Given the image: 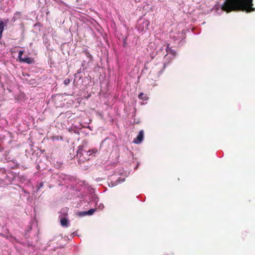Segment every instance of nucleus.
<instances>
[{
  "instance_id": "18",
  "label": "nucleus",
  "mask_w": 255,
  "mask_h": 255,
  "mask_svg": "<svg viewBox=\"0 0 255 255\" xmlns=\"http://www.w3.org/2000/svg\"><path fill=\"white\" fill-rule=\"evenodd\" d=\"M43 183H41L40 184V187H42L43 186Z\"/></svg>"
},
{
  "instance_id": "17",
  "label": "nucleus",
  "mask_w": 255,
  "mask_h": 255,
  "mask_svg": "<svg viewBox=\"0 0 255 255\" xmlns=\"http://www.w3.org/2000/svg\"><path fill=\"white\" fill-rule=\"evenodd\" d=\"M0 236H2V237H5V235L4 234H3L2 233H0Z\"/></svg>"
},
{
  "instance_id": "14",
  "label": "nucleus",
  "mask_w": 255,
  "mask_h": 255,
  "mask_svg": "<svg viewBox=\"0 0 255 255\" xmlns=\"http://www.w3.org/2000/svg\"><path fill=\"white\" fill-rule=\"evenodd\" d=\"M70 82V80L68 78L67 79H66L64 81V84L67 86L68 85Z\"/></svg>"
},
{
  "instance_id": "9",
  "label": "nucleus",
  "mask_w": 255,
  "mask_h": 255,
  "mask_svg": "<svg viewBox=\"0 0 255 255\" xmlns=\"http://www.w3.org/2000/svg\"><path fill=\"white\" fill-rule=\"evenodd\" d=\"M138 97L139 99L142 100H146L147 99L146 95L142 92L139 93V94L138 96Z\"/></svg>"
},
{
  "instance_id": "7",
  "label": "nucleus",
  "mask_w": 255,
  "mask_h": 255,
  "mask_svg": "<svg viewBox=\"0 0 255 255\" xmlns=\"http://www.w3.org/2000/svg\"><path fill=\"white\" fill-rule=\"evenodd\" d=\"M166 51L168 53V54H171L173 57L175 56V51L174 50L172 49L170 47H169V45L167 46Z\"/></svg>"
},
{
  "instance_id": "12",
  "label": "nucleus",
  "mask_w": 255,
  "mask_h": 255,
  "mask_svg": "<svg viewBox=\"0 0 255 255\" xmlns=\"http://www.w3.org/2000/svg\"><path fill=\"white\" fill-rule=\"evenodd\" d=\"M85 54L87 57H88L91 60H92V59L93 58V57H92V55L89 52L85 51Z\"/></svg>"
},
{
  "instance_id": "2",
  "label": "nucleus",
  "mask_w": 255,
  "mask_h": 255,
  "mask_svg": "<svg viewBox=\"0 0 255 255\" xmlns=\"http://www.w3.org/2000/svg\"><path fill=\"white\" fill-rule=\"evenodd\" d=\"M24 53V51H20L18 53V59L20 62L26 63L27 64H31L33 62V60L30 57H26L25 58H22V55Z\"/></svg>"
},
{
  "instance_id": "4",
  "label": "nucleus",
  "mask_w": 255,
  "mask_h": 255,
  "mask_svg": "<svg viewBox=\"0 0 255 255\" xmlns=\"http://www.w3.org/2000/svg\"><path fill=\"white\" fill-rule=\"evenodd\" d=\"M60 224L62 227H67L69 225V220L66 218H62L60 219Z\"/></svg>"
},
{
  "instance_id": "10",
  "label": "nucleus",
  "mask_w": 255,
  "mask_h": 255,
  "mask_svg": "<svg viewBox=\"0 0 255 255\" xmlns=\"http://www.w3.org/2000/svg\"><path fill=\"white\" fill-rule=\"evenodd\" d=\"M87 151V153H88V155L89 156L92 155V154L93 153H95L97 152V149H96V148H93V149H90Z\"/></svg>"
},
{
  "instance_id": "11",
  "label": "nucleus",
  "mask_w": 255,
  "mask_h": 255,
  "mask_svg": "<svg viewBox=\"0 0 255 255\" xmlns=\"http://www.w3.org/2000/svg\"><path fill=\"white\" fill-rule=\"evenodd\" d=\"M96 210V209H91L88 211H86L87 215L90 216L93 215L95 212Z\"/></svg>"
},
{
  "instance_id": "5",
  "label": "nucleus",
  "mask_w": 255,
  "mask_h": 255,
  "mask_svg": "<svg viewBox=\"0 0 255 255\" xmlns=\"http://www.w3.org/2000/svg\"><path fill=\"white\" fill-rule=\"evenodd\" d=\"M88 153H87V151L86 150H84V154L81 155V158H79L83 162H84L85 160H89Z\"/></svg>"
},
{
  "instance_id": "6",
  "label": "nucleus",
  "mask_w": 255,
  "mask_h": 255,
  "mask_svg": "<svg viewBox=\"0 0 255 255\" xmlns=\"http://www.w3.org/2000/svg\"><path fill=\"white\" fill-rule=\"evenodd\" d=\"M84 146L80 145L77 150V156H79V158H81V155L84 154Z\"/></svg>"
},
{
  "instance_id": "1",
  "label": "nucleus",
  "mask_w": 255,
  "mask_h": 255,
  "mask_svg": "<svg viewBox=\"0 0 255 255\" xmlns=\"http://www.w3.org/2000/svg\"><path fill=\"white\" fill-rule=\"evenodd\" d=\"M253 2V0H225L221 9L227 12L233 11L251 12L255 10Z\"/></svg>"
},
{
  "instance_id": "13",
  "label": "nucleus",
  "mask_w": 255,
  "mask_h": 255,
  "mask_svg": "<svg viewBox=\"0 0 255 255\" xmlns=\"http://www.w3.org/2000/svg\"><path fill=\"white\" fill-rule=\"evenodd\" d=\"M78 215L80 216H84L87 215L86 211L80 212L78 213Z\"/></svg>"
},
{
  "instance_id": "15",
  "label": "nucleus",
  "mask_w": 255,
  "mask_h": 255,
  "mask_svg": "<svg viewBox=\"0 0 255 255\" xmlns=\"http://www.w3.org/2000/svg\"><path fill=\"white\" fill-rule=\"evenodd\" d=\"M10 240L11 241H15L16 242H18L17 239L15 237H13V236H12L11 235H10Z\"/></svg>"
},
{
  "instance_id": "19",
  "label": "nucleus",
  "mask_w": 255,
  "mask_h": 255,
  "mask_svg": "<svg viewBox=\"0 0 255 255\" xmlns=\"http://www.w3.org/2000/svg\"><path fill=\"white\" fill-rule=\"evenodd\" d=\"M165 66H166V65L164 64L163 68H165Z\"/></svg>"
},
{
  "instance_id": "16",
  "label": "nucleus",
  "mask_w": 255,
  "mask_h": 255,
  "mask_svg": "<svg viewBox=\"0 0 255 255\" xmlns=\"http://www.w3.org/2000/svg\"><path fill=\"white\" fill-rule=\"evenodd\" d=\"M4 237L6 239L10 240V235H8V236H5V237Z\"/></svg>"
},
{
  "instance_id": "8",
  "label": "nucleus",
  "mask_w": 255,
  "mask_h": 255,
  "mask_svg": "<svg viewBox=\"0 0 255 255\" xmlns=\"http://www.w3.org/2000/svg\"><path fill=\"white\" fill-rule=\"evenodd\" d=\"M4 24L2 20H0V38L2 36V34L4 30Z\"/></svg>"
},
{
  "instance_id": "3",
  "label": "nucleus",
  "mask_w": 255,
  "mask_h": 255,
  "mask_svg": "<svg viewBox=\"0 0 255 255\" xmlns=\"http://www.w3.org/2000/svg\"><path fill=\"white\" fill-rule=\"evenodd\" d=\"M144 132L143 130L139 131L137 137L133 139V142L136 144H139L142 142L143 139Z\"/></svg>"
}]
</instances>
